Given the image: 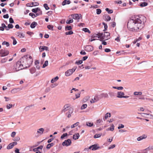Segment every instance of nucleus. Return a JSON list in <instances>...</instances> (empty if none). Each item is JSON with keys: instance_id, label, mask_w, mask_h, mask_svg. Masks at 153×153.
Listing matches in <instances>:
<instances>
[{"instance_id": "1", "label": "nucleus", "mask_w": 153, "mask_h": 153, "mask_svg": "<svg viewBox=\"0 0 153 153\" xmlns=\"http://www.w3.org/2000/svg\"><path fill=\"white\" fill-rule=\"evenodd\" d=\"M146 21V18L143 16H133L128 21V28L131 31H137L143 27Z\"/></svg>"}, {"instance_id": "2", "label": "nucleus", "mask_w": 153, "mask_h": 153, "mask_svg": "<svg viewBox=\"0 0 153 153\" xmlns=\"http://www.w3.org/2000/svg\"><path fill=\"white\" fill-rule=\"evenodd\" d=\"M23 62L19 61L17 62L15 67V70L14 71V72L18 71L24 68H27L30 66V65H27L26 63V62L27 61L26 58H23Z\"/></svg>"}, {"instance_id": "3", "label": "nucleus", "mask_w": 153, "mask_h": 153, "mask_svg": "<svg viewBox=\"0 0 153 153\" xmlns=\"http://www.w3.org/2000/svg\"><path fill=\"white\" fill-rule=\"evenodd\" d=\"M9 53V51L5 49H2L0 50V56L3 57L7 55Z\"/></svg>"}, {"instance_id": "4", "label": "nucleus", "mask_w": 153, "mask_h": 153, "mask_svg": "<svg viewBox=\"0 0 153 153\" xmlns=\"http://www.w3.org/2000/svg\"><path fill=\"white\" fill-rule=\"evenodd\" d=\"M77 68L76 66L74 67L72 69H69L66 71L65 72V75L68 76L71 75L75 71Z\"/></svg>"}, {"instance_id": "5", "label": "nucleus", "mask_w": 153, "mask_h": 153, "mask_svg": "<svg viewBox=\"0 0 153 153\" xmlns=\"http://www.w3.org/2000/svg\"><path fill=\"white\" fill-rule=\"evenodd\" d=\"M124 93L122 91H119L117 93V97L118 98H127L129 97V96H124Z\"/></svg>"}, {"instance_id": "6", "label": "nucleus", "mask_w": 153, "mask_h": 153, "mask_svg": "<svg viewBox=\"0 0 153 153\" xmlns=\"http://www.w3.org/2000/svg\"><path fill=\"white\" fill-rule=\"evenodd\" d=\"M110 33L109 32H105L103 34V33L102 40H106L110 39Z\"/></svg>"}, {"instance_id": "7", "label": "nucleus", "mask_w": 153, "mask_h": 153, "mask_svg": "<svg viewBox=\"0 0 153 153\" xmlns=\"http://www.w3.org/2000/svg\"><path fill=\"white\" fill-rule=\"evenodd\" d=\"M71 16L73 17V19L77 20L78 22L79 20L82 18V16L81 14H74L71 15Z\"/></svg>"}, {"instance_id": "8", "label": "nucleus", "mask_w": 153, "mask_h": 153, "mask_svg": "<svg viewBox=\"0 0 153 153\" xmlns=\"http://www.w3.org/2000/svg\"><path fill=\"white\" fill-rule=\"evenodd\" d=\"M71 143V140L69 139H68L67 140H65L62 143V145L63 146H68L70 145Z\"/></svg>"}, {"instance_id": "9", "label": "nucleus", "mask_w": 153, "mask_h": 153, "mask_svg": "<svg viewBox=\"0 0 153 153\" xmlns=\"http://www.w3.org/2000/svg\"><path fill=\"white\" fill-rule=\"evenodd\" d=\"M70 106L69 104H67L64 105L61 111L62 113L65 112L67 111H68V108Z\"/></svg>"}, {"instance_id": "10", "label": "nucleus", "mask_w": 153, "mask_h": 153, "mask_svg": "<svg viewBox=\"0 0 153 153\" xmlns=\"http://www.w3.org/2000/svg\"><path fill=\"white\" fill-rule=\"evenodd\" d=\"M39 5V3L37 2H32L31 3H28L27 4L26 6L27 7H32L33 6H37Z\"/></svg>"}, {"instance_id": "11", "label": "nucleus", "mask_w": 153, "mask_h": 153, "mask_svg": "<svg viewBox=\"0 0 153 153\" xmlns=\"http://www.w3.org/2000/svg\"><path fill=\"white\" fill-rule=\"evenodd\" d=\"M100 148V147L97 146V144H95L89 146V149H90L92 148V150L93 151H94L98 149L99 148Z\"/></svg>"}, {"instance_id": "12", "label": "nucleus", "mask_w": 153, "mask_h": 153, "mask_svg": "<svg viewBox=\"0 0 153 153\" xmlns=\"http://www.w3.org/2000/svg\"><path fill=\"white\" fill-rule=\"evenodd\" d=\"M39 49L40 52H42L44 50L48 51V47L46 46H41L39 47Z\"/></svg>"}, {"instance_id": "13", "label": "nucleus", "mask_w": 153, "mask_h": 153, "mask_svg": "<svg viewBox=\"0 0 153 153\" xmlns=\"http://www.w3.org/2000/svg\"><path fill=\"white\" fill-rule=\"evenodd\" d=\"M85 49L87 51H93V48L91 45H86L85 47Z\"/></svg>"}, {"instance_id": "14", "label": "nucleus", "mask_w": 153, "mask_h": 153, "mask_svg": "<svg viewBox=\"0 0 153 153\" xmlns=\"http://www.w3.org/2000/svg\"><path fill=\"white\" fill-rule=\"evenodd\" d=\"M98 96H99V97L100 99L101 98L103 97L107 98L108 97V94L106 93H102L100 94V95H98Z\"/></svg>"}, {"instance_id": "15", "label": "nucleus", "mask_w": 153, "mask_h": 153, "mask_svg": "<svg viewBox=\"0 0 153 153\" xmlns=\"http://www.w3.org/2000/svg\"><path fill=\"white\" fill-rule=\"evenodd\" d=\"M73 112L72 109L69 108L68 111L66 113V115L67 116L68 118H70L71 117V114Z\"/></svg>"}, {"instance_id": "16", "label": "nucleus", "mask_w": 153, "mask_h": 153, "mask_svg": "<svg viewBox=\"0 0 153 153\" xmlns=\"http://www.w3.org/2000/svg\"><path fill=\"white\" fill-rule=\"evenodd\" d=\"M44 129L43 128H41L37 130V134L38 135L40 136L43 134Z\"/></svg>"}, {"instance_id": "17", "label": "nucleus", "mask_w": 153, "mask_h": 153, "mask_svg": "<svg viewBox=\"0 0 153 153\" xmlns=\"http://www.w3.org/2000/svg\"><path fill=\"white\" fill-rule=\"evenodd\" d=\"M147 137V135L145 134H143L141 136L138 137L137 140L138 141H140L143 139H146Z\"/></svg>"}, {"instance_id": "18", "label": "nucleus", "mask_w": 153, "mask_h": 153, "mask_svg": "<svg viewBox=\"0 0 153 153\" xmlns=\"http://www.w3.org/2000/svg\"><path fill=\"white\" fill-rule=\"evenodd\" d=\"M100 99L99 97V96H98V95L94 97L93 99H92L91 100V102L92 103L95 102L97 101H98Z\"/></svg>"}, {"instance_id": "19", "label": "nucleus", "mask_w": 153, "mask_h": 153, "mask_svg": "<svg viewBox=\"0 0 153 153\" xmlns=\"http://www.w3.org/2000/svg\"><path fill=\"white\" fill-rule=\"evenodd\" d=\"M20 90L19 88L13 89L11 91V93L13 94H15L18 92Z\"/></svg>"}, {"instance_id": "20", "label": "nucleus", "mask_w": 153, "mask_h": 153, "mask_svg": "<svg viewBox=\"0 0 153 153\" xmlns=\"http://www.w3.org/2000/svg\"><path fill=\"white\" fill-rule=\"evenodd\" d=\"M32 11L35 13H36L37 12H39L40 11H42L40 8L37 7L33 9L32 10Z\"/></svg>"}, {"instance_id": "21", "label": "nucleus", "mask_w": 153, "mask_h": 153, "mask_svg": "<svg viewBox=\"0 0 153 153\" xmlns=\"http://www.w3.org/2000/svg\"><path fill=\"white\" fill-rule=\"evenodd\" d=\"M80 136L79 133H76L74 134L73 136V138L74 139L76 140L78 139L79 137Z\"/></svg>"}, {"instance_id": "22", "label": "nucleus", "mask_w": 153, "mask_h": 153, "mask_svg": "<svg viewBox=\"0 0 153 153\" xmlns=\"http://www.w3.org/2000/svg\"><path fill=\"white\" fill-rule=\"evenodd\" d=\"M59 78L58 76H56V77L53 78L51 81V82L53 83L57 81L59 79Z\"/></svg>"}, {"instance_id": "23", "label": "nucleus", "mask_w": 153, "mask_h": 153, "mask_svg": "<svg viewBox=\"0 0 153 153\" xmlns=\"http://www.w3.org/2000/svg\"><path fill=\"white\" fill-rule=\"evenodd\" d=\"M111 117V114L110 113H107L105 117L103 118V120L105 121V120L107 119L108 117Z\"/></svg>"}, {"instance_id": "24", "label": "nucleus", "mask_w": 153, "mask_h": 153, "mask_svg": "<svg viewBox=\"0 0 153 153\" xmlns=\"http://www.w3.org/2000/svg\"><path fill=\"white\" fill-rule=\"evenodd\" d=\"M37 25V23L36 22H33L31 24L30 26L31 28H34Z\"/></svg>"}, {"instance_id": "25", "label": "nucleus", "mask_w": 153, "mask_h": 153, "mask_svg": "<svg viewBox=\"0 0 153 153\" xmlns=\"http://www.w3.org/2000/svg\"><path fill=\"white\" fill-rule=\"evenodd\" d=\"M96 35H97L98 36V38H100L101 39V41H102L103 40H102V38L103 37V33H99L98 34H95Z\"/></svg>"}, {"instance_id": "26", "label": "nucleus", "mask_w": 153, "mask_h": 153, "mask_svg": "<svg viewBox=\"0 0 153 153\" xmlns=\"http://www.w3.org/2000/svg\"><path fill=\"white\" fill-rule=\"evenodd\" d=\"M29 58L30 59V61H28V60H27L26 59V60L27 61V62H26V63L27 64V65L29 64V65L31 64L32 61L31 60L32 59V57L31 56H29Z\"/></svg>"}, {"instance_id": "27", "label": "nucleus", "mask_w": 153, "mask_h": 153, "mask_svg": "<svg viewBox=\"0 0 153 153\" xmlns=\"http://www.w3.org/2000/svg\"><path fill=\"white\" fill-rule=\"evenodd\" d=\"M142 94V92L141 91H135L134 93V96L140 95Z\"/></svg>"}, {"instance_id": "28", "label": "nucleus", "mask_w": 153, "mask_h": 153, "mask_svg": "<svg viewBox=\"0 0 153 153\" xmlns=\"http://www.w3.org/2000/svg\"><path fill=\"white\" fill-rule=\"evenodd\" d=\"M140 114H142V116L144 117H146V115H150L151 117H153V115L148 114H146V113H140Z\"/></svg>"}, {"instance_id": "29", "label": "nucleus", "mask_w": 153, "mask_h": 153, "mask_svg": "<svg viewBox=\"0 0 153 153\" xmlns=\"http://www.w3.org/2000/svg\"><path fill=\"white\" fill-rule=\"evenodd\" d=\"M13 146H14L12 143H10L8 145V146L7 147V149H11L13 147Z\"/></svg>"}, {"instance_id": "30", "label": "nucleus", "mask_w": 153, "mask_h": 153, "mask_svg": "<svg viewBox=\"0 0 153 153\" xmlns=\"http://www.w3.org/2000/svg\"><path fill=\"white\" fill-rule=\"evenodd\" d=\"M110 96L111 97H113L114 96V93L112 91H109L108 93Z\"/></svg>"}, {"instance_id": "31", "label": "nucleus", "mask_w": 153, "mask_h": 153, "mask_svg": "<svg viewBox=\"0 0 153 153\" xmlns=\"http://www.w3.org/2000/svg\"><path fill=\"white\" fill-rule=\"evenodd\" d=\"M48 60L46 61L44 64L42 66V68H45L46 66H48Z\"/></svg>"}, {"instance_id": "32", "label": "nucleus", "mask_w": 153, "mask_h": 153, "mask_svg": "<svg viewBox=\"0 0 153 153\" xmlns=\"http://www.w3.org/2000/svg\"><path fill=\"white\" fill-rule=\"evenodd\" d=\"M79 123L78 122H76V123L72 125L71 126V128H73L77 126H78V125Z\"/></svg>"}, {"instance_id": "33", "label": "nucleus", "mask_w": 153, "mask_h": 153, "mask_svg": "<svg viewBox=\"0 0 153 153\" xmlns=\"http://www.w3.org/2000/svg\"><path fill=\"white\" fill-rule=\"evenodd\" d=\"M148 5V3L146 2H143L142 3H141L140 5V6L141 7H145Z\"/></svg>"}, {"instance_id": "34", "label": "nucleus", "mask_w": 153, "mask_h": 153, "mask_svg": "<svg viewBox=\"0 0 153 153\" xmlns=\"http://www.w3.org/2000/svg\"><path fill=\"white\" fill-rule=\"evenodd\" d=\"M73 20L72 19H69L68 20H67L66 21V23L68 24H70L73 22Z\"/></svg>"}, {"instance_id": "35", "label": "nucleus", "mask_w": 153, "mask_h": 153, "mask_svg": "<svg viewBox=\"0 0 153 153\" xmlns=\"http://www.w3.org/2000/svg\"><path fill=\"white\" fill-rule=\"evenodd\" d=\"M105 10L108 13H111L113 12V10H109L108 8H106Z\"/></svg>"}, {"instance_id": "36", "label": "nucleus", "mask_w": 153, "mask_h": 153, "mask_svg": "<svg viewBox=\"0 0 153 153\" xmlns=\"http://www.w3.org/2000/svg\"><path fill=\"white\" fill-rule=\"evenodd\" d=\"M102 135V134H96L94 136V138H96L100 137H101Z\"/></svg>"}, {"instance_id": "37", "label": "nucleus", "mask_w": 153, "mask_h": 153, "mask_svg": "<svg viewBox=\"0 0 153 153\" xmlns=\"http://www.w3.org/2000/svg\"><path fill=\"white\" fill-rule=\"evenodd\" d=\"M18 33V36L20 38H24L25 37V35L23 33Z\"/></svg>"}, {"instance_id": "38", "label": "nucleus", "mask_w": 153, "mask_h": 153, "mask_svg": "<svg viewBox=\"0 0 153 153\" xmlns=\"http://www.w3.org/2000/svg\"><path fill=\"white\" fill-rule=\"evenodd\" d=\"M105 20L106 21H109L111 19V17L108 15L106 16H105Z\"/></svg>"}, {"instance_id": "39", "label": "nucleus", "mask_w": 153, "mask_h": 153, "mask_svg": "<svg viewBox=\"0 0 153 153\" xmlns=\"http://www.w3.org/2000/svg\"><path fill=\"white\" fill-rule=\"evenodd\" d=\"M11 38L13 40V44L14 45H16L17 43V41L15 38L13 37L12 36Z\"/></svg>"}, {"instance_id": "40", "label": "nucleus", "mask_w": 153, "mask_h": 153, "mask_svg": "<svg viewBox=\"0 0 153 153\" xmlns=\"http://www.w3.org/2000/svg\"><path fill=\"white\" fill-rule=\"evenodd\" d=\"M93 125V123H91V122H87L86 123V125L89 127H91Z\"/></svg>"}, {"instance_id": "41", "label": "nucleus", "mask_w": 153, "mask_h": 153, "mask_svg": "<svg viewBox=\"0 0 153 153\" xmlns=\"http://www.w3.org/2000/svg\"><path fill=\"white\" fill-rule=\"evenodd\" d=\"M146 150L149 151L151 150H153V146H149L145 149Z\"/></svg>"}, {"instance_id": "42", "label": "nucleus", "mask_w": 153, "mask_h": 153, "mask_svg": "<svg viewBox=\"0 0 153 153\" xmlns=\"http://www.w3.org/2000/svg\"><path fill=\"white\" fill-rule=\"evenodd\" d=\"M102 122H103V121H102V119H99L97 120H96V123L97 124L100 123H101Z\"/></svg>"}, {"instance_id": "43", "label": "nucleus", "mask_w": 153, "mask_h": 153, "mask_svg": "<svg viewBox=\"0 0 153 153\" xmlns=\"http://www.w3.org/2000/svg\"><path fill=\"white\" fill-rule=\"evenodd\" d=\"M48 28L49 29L51 30H53V26L51 25H49L47 26Z\"/></svg>"}, {"instance_id": "44", "label": "nucleus", "mask_w": 153, "mask_h": 153, "mask_svg": "<svg viewBox=\"0 0 153 153\" xmlns=\"http://www.w3.org/2000/svg\"><path fill=\"white\" fill-rule=\"evenodd\" d=\"M2 44L3 45H5L7 47L9 45V43L8 42L4 41L3 42Z\"/></svg>"}, {"instance_id": "45", "label": "nucleus", "mask_w": 153, "mask_h": 153, "mask_svg": "<svg viewBox=\"0 0 153 153\" xmlns=\"http://www.w3.org/2000/svg\"><path fill=\"white\" fill-rule=\"evenodd\" d=\"M42 14V11H40L38 12V13H36V14H35V17H36L39 15H40Z\"/></svg>"}, {"instance_id": "46", "label": "nucleus", "mask_w": 153, "mask_h": 153, "mask_svg": "<svg viewBox=\"0 0 153 153\" xmlns=\"http://www.w3.org/2000/svg\"><path fill=\"white\" fill-rule=\"evenodd\" d=\"M87 105L86 104H83L81 107V109L82 110L85 109L87 107Z\"/></svg>"}, {"instance_id": "47", "label": "nucleus", "mask_w": 153, "mask_h": 153, "mask_svg": "<svg viewBox=\"0 0 153 153\" xmlns=\"http://www.w3.org/2000/svg\"><path fill=\"white\" fill-rule=\"evenodd\" d=\"M36 70V69L35 68H32L30 70V73L32 74H33L35 72Z\"/></svg>"}, {"instance_id": "48", "label": "nucleus", "mask_w": 153, "mask_h": 153, "mask_svg": "<svg viewBox=\"0 0 153 153\" xmlns=\"http://www.w3.org/2000/svg\"><path fill=\"white\" fill-rule=\"evenodd\" d=\"M44 7L45 8L46 10H48L49 9V7H48V4H44Z\"/></svg>"}, {"instance_id": "49", "label": "nucleus", "mask_w": 153, "mask_h": 153, "mask_svg": "<svg viewBox=\"0 0 153 153\" xmlns=\"http://www.w3.org/2000/svg\"><path fill=\"white\" fill-rule=\"evenodd\" d=\"M124 126L122 124H120L119 125V126L118 127V129H120L122 128H124Z\"/></svg>"}, {"instance_id": "50", "label": "nucleus", "mask_w": 153, "mask_h": 153, "mask_svg": "<svg viewBox=\"0 0 153 153\" xmlns=\"http://www.w3.org/2000/svg\"><path fill=\"white\" fill-rule=\"evenodd\" d=\"M67 135H68V134H67V133H64L61 136V138L62 139H63L66 136H67Z\"/></svg>"}, {"instance_id": "51", "label": "nucleus", "mask_w": 153, "mask_h": 153, "mask_svg": "<svg viewBox=\"0 0 153 153\" xmlns=\"http://www.w3.org/2000/svg\"><path fill=\"white\" fill-rule=\"evenodd\" d=\"M82 30L83 31H84L85 32H88L89 33H90V30L87 28H83L82 29Z\"/></svg>"}, {"instance_id": "52", "label": "nucleus", "mask_w": 153, "mask_h": 153, "mask_svg": "<svg viewBox=\"0 0 153 153\" xmlns=\"http://www.w3.org/2000/svg\"><path fill=\"white\" fill-rule=\"evenodd\" d=\"M65 29L66 30H69L72 29V27L71 26H67L66 27Z\"/></svg>"}, {"instance_id": "53", "label": "nucleus", "mask_w": 153, "mask_h": 153, "mask_svg": "<svg viewBox=\"0 0 153 153\" xmlns=\"http://www.w3.org/2000/svg\"><path fill=\"white\" fill-rule=\"evenodd\" d=\"M96 11V13L97 14H100L101 12V10L100 9H97Z\"/></svg>"}, {"instance_id": "54", "label": "nucleus", "mask_w": 153, "mask_h": 153, "mask_svg": "<svg viewBox=\"0 0 153 153\" xmlns=\"http://www.w3.org/2000/svg\"><path fill=\"white\" fill-rule=\"evenodd\" d=\"M73 31H70L68 32H66L65 33V34L66 35H71L73 34Z\"/></svg>"}, {"instance_id": "55", "label": "nucleus", "mask_w": 153, "mask_h": 153, "mask_svg": "<svg viewBox=\"0 0 153 153\" xmlns=\"http://www.w3.org/2000/svg\"><path fill=\"white\" fill-rule=\"evenodd\" d=\"M109 130H110L111 131H114V126L113 124L112 125L111 127L110 128H109Z\"/></svg>"}, {"instance_id": "56", "label": "nucleus", "mask_w": 153, "mask_h": 153, "mask_svg": "<svg viewBox=\"0 0 153 153\" xmlns=\"http://www.w3.org/2000/svg\"><path fill=\"white\" fill-rule=\"evenodd\" d=\"M82 63V60H79L78 61H76V64L78 65L81 64Z\"/></svg>"}, {"instance_id": "57", "label": "nucleus", "mask_w": 153, "mask_h": 153, "mask_svg": "<svg viewBox=\"0 0 153 153\" xmlns=\"http://www.w3.org/2000/svg\"><path fill=\"white\" fill-rule=\"evenodd\" d=\"M20 139V137L18 136H17L15 137L14 139V140L15 141H18Z\"/></svg>"}, {"instance_id": "58", "label": "nucleus", "mask_w": 153, "mask_h": 153, "mask_svg": "<svg viewBox=\"0 0 153 153\" xmlns=\"http://www.w3.org/2000/svg\"><path fill=\"white\" fill-rule=\"evenodd\" d=\"M12 105L11 104H9V105H7L6 107L7 108L9 109H10V108L12 107Z\"/></svg>"}, {"instance_id": "59", "label": "nucleus", "mask_w": 153, "mask_h": 153, "mask_svg": "<svg viewBox=\"0 0 153 153\" xmlns=\"http://www.w3.org/2000/svg\"><path fill=\"white\" fill-rule=\"evenodd\" d=\"M29 15L31 16L33 18L35 17V14L33 13H29Z\"/></svg>"}, {"instance_id": "60", "label": "nucleus", "mask_w": 153, "mask_h": 153, "mask_svg": "<svg viewBox=\"0 0 153 153\" xmlns=\"http://www.w3.org/2000/svg\"><path fill=\"white\" fill-rule=\"evenodd\" d=\"M16 134V133L15 132V131L11 133V137H14L15 136Z\"/></svg>"}, {"instance_id": "61", "label": "nucleus", "mask_w": 153, "mask_h": 153, "mask_svg": "<svg viewBox=\"0 0 153 153\" xmlns=\"http://www.w3.org/2000/svg\"><path fill=\"white\" fill-rule=\"evenodd\" d=\"M115 147V145H111L108 148V149H112L114 148Z\"/></svg>"}, {"instance_id": "62", "label": "nucleus", "mask_w": 153, "mask_h": 153, "mask_svg": "<svg viewBox=\"0 0 153 153\" xmlns=\"http://www.w3.org/2000/svg\"><path fill=\"white\" fill-rule=\"evenodd\" d=\"M80 53L82 55H85L86 54V53H85V52L83 50H82L80 52Z\"/></svg>"}, {"instance_id": "63", "label": "nucleus", "mask_w": 153, "mask_h": 153, "mask_svg": "<svg viewBox=\"0 0 153 153\" xmlns=\"http://www.w3.org/2000/svg\"><path fill=\"white\" fill-rule=\"evenodd\" d=\"M9 22L11 23H13L14 22L13 19L12 18H10L9 19Z\"/></svg>"}, {"instance_id": "64", "label": "nucleus", "mask_w": 153, "mask_h": 153, "mask_svg": "<svg viewBox=\"0 0 153 153\" xmlns=\"http://www.w3.org/2000/svg\"><path fill=\"white\" fill-rule=\"evenodd\" d=\"M3 17L4 18H7V19L9 18V16L8 14H7L6 15H4L3 16Z\"/></svg>"}]
</instances>
